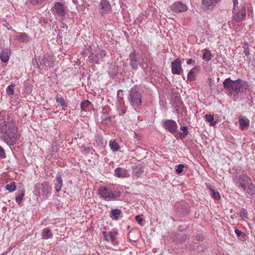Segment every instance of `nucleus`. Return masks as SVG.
<instances>
[{
    "label": "nucleus",
    "instance_id": "f257e3e1",
    "mask_svg": "<svg viewBox=\"0 0 255 255\" xmlns=\"http://www.w3.org/2000/svg\"><path fill=\"white\" fill-rule=\"evenodd\" d=\"M0 133L3 134L4 141L9 145L15 144L19 137L15 121L3 111L0 112Z\"/></svg>",
    "mask_w": 255,
    "mask_h": 255
},
{
    "label": "nucleus",
    "instance_id": "f03ea898",
    "mask_svg": "<svg viewBox=\"0 0 255 255\" xmlns=\"http://www.w3.org/2000/svg\"><path fill=\"white\" fill-rule=\"evenodd\" d=\"M236 186L249 195L255 193V185L252 178L246 173L240 174L233 178Z\"/></svg>",
    "mask_w": 255,
    "mask_h": 255
},
{
    "label": "nucleus",
    "instance_id": "7ed1b4c3",
    "mask_svg": "<svg viewBox=\"0 0 255 255\" xmlns=\"http://www.w3.org/2000/svg\"><path fill=\"white\" fill-rule=\"evenodd\" d=\"M246 85L245 82L239 79L233 81L230 78H228L223 82L224 87L228 96H238L241 89Z\"/></svg>",
    "mask_w": 255,
    "mask_h": 255
},
{
    "label": "nucleus",
    "instance_id": "20e7f679",
    "mask_svg": "<svg viewBox=\"0 0 255 255\" xmlns=\"http://www.w3.org/2000/svg\"><path fill=\"white\" fill-rule=\"evenodd\" d=\"M98 194L100 196L107 201H110L118 198L121 193L114 185L102 186L99 188Z\"/></svg>",
    "mask_w": 255,
    "mask_h": 255
},
{
    "label": "nucleus",
    "instance_id": "39448f33",
    "mask_svg": "<svg viewBox=\"0 0 255 255\" xmlns=\"http://www.w3.org/2000/svg\"><path fill=\"white\" fill-rule=\"evenodd\" d=\"M130 105L135 110H138L142 104V96L139 88L134 86L129 91L128 97Z\"/></svg>",
    "mask_w": 255,
    "mask_h": 255
},
{
    "label": "nucleus",
    "instance_id": "423d86ee",
    "mask_svg": "<svg viewBox=\"0 0 255 255\" xmlns=\"http://www.w3.org/2000/svg\"><path fill=\"white\" fill-rule=\"evenodd\" d=\"M51 187L46 182L37 184L35 187V194L42 200L46 199L51 193Z\"/></svg>",
    "mask_w": 255,
    "mask_h": 255
},
{
    "label": "nucleus",
    "instance_id": "0eeeda50",
    "mask_svg": "<svg viewBox=\"0 0 255 255\" xmlns=\"http://www.w3.org/2000/svg\"><path fill=\"white\" fill-rule=\"evenodd\" d=\"M106 52L100 49L97 47L89 56V59L90 62L99 63L102 59L106 56Z\"/></svg>",
    "mask_w": 255,
    "mask_h": 255
},
{
    "label": "nucleus",
    "instance_id": "6e6552de",
    "mask_svg": "<svg viewBox=\"0 0 255 255\" xmlns=\"http://www.w3.org/2000/svg\"><path fill=\"white\" fill-rule=\"evenodd\" d=\"M129 61L130 66L135 70L137 69L139 66L141 65L142 62H145L144 59L142 58L140 55L136 53L135 51L130 53Z\"/></svg>",
    "mask_w": 255,
    "mask_h": 255
},
{
    "label": "nucleus",
    "instance_id": "1a4fd4ad",
    "mask_svg": "<svg viewBox=\"0 0 255 255\" xmlns=\"http://www.w3.org/2000/svg\"><path fill=\"white\" fill-rule=\"evenodd\" d=\"M246 15V11L244 6H241L240 9H235L233 10V19L236 22H239L242 21Z\"/></svg>",
    "mask_w": 255,
    "mask_h": 255
},
{
    "label": "nucleus",
    "instance_id": "9d476101",
    "mask_svg": "<svg viewBox=\"0 0 255 255\" xmlns=\"http://www.w3.org/2000/svg\"><path fill=\"white\" fill-rule=\"evenodd\" d=\"M99 11L102 15L107 14L112 11L110 3L107 0H102L99 6Z\"/></svg>",
    "mask_w": 255,
    "mask_h": 255
},
{
    "label": "nucleus",
    "instance_id": "9b49d317",
    "mask_svg": "<svg viewBox=\"0 0 255 255\" xmlns=\"http://www.w3.org/2000/svg\"><path fill=\"white\" fill-rule=\"evenodd\" d=\"M163 127L171 133H174L177 131V125L174 121L166 120L163 123Z\"/></svg>",
    "mask_w": 255,
    "mask_h": 255
},
{
    "label": "nucleus",
    "instance_id": "f8f14e48",
    "mask_svg": "<svg viewBox=\"0 0 255 255\" xmlns=\"http://www.w3.org/2000/svg\"><path fill=\"white\" fill-rule=\"evenodd\" d=\"M171 71L174 74H180L182 68L181 62L179 59L177 58L171 63Z\"/></svg>",
    "mask_w": 255,
    "mask_h": 255
},
{
    "label": "nucleus",
    "instance_id": "ddd939ff",
    "mask_svg": "<svg viewBox=\"0 0 255 255\" xmlns=\"http://www.w3.org/2000/svg\"><path fill=\"white\" fill-rule=\"evenodd\" d=\"M171 8L175 12H181L187 11L188 7L181 2H176L172 5Z\"/></svg>",
    "mask_w": 255,
    "mask_h": 255
},
{
    "label": "nucleus",
    "instance_id": "4468645a",
    "mask_svg": "<svg viewBox=\"0 0 255 255\" xmlns=\"http://www.w3.org/2000/svg\"><path fill=\"white\" fill-rule=\"evenodd\" d=\"M114 174L118 178H128L129 177V174L126 169L122 167H117L115 170Z\"/></svg>",
    "mask_w": 255,
    "mask_h": 255
},
{
    "label": "nucleus",
    "instance_id": "2eb2a0df",
    "mask_svg": "<svg viewBox=\"0 0 255 255\" xmlns=\"http://www.w3.org/2000/svg\"><path fill=\"white\" fill-rule=\"evenodd\" d=\"M54 8L56 12V14L61 17H64L65 15V11L63 4L60 2H57L55 3Z\"/></svg>",
    "mask_w": 255,
    "mask_h": 255
},
{
    "label": "nucleus",
    "instance_id": "dca6fc26",
    "mask_svg": "<svg viewBox=\"0 0 255 255\" xmlns=\"http://www.w3.org/2000/svg\"><path fill=\"white\" fill-rule=\"evenodd\" d=\"M11 54V51L9 49L5 48L2 50L0 53V60L4 63L8 62Z\"/></svg>",
    "mask_w": 255,
    "mask_h": 255
},
{
    "label": "nucleus",
    "instance_id": "f3484780",
    "mask_svg": "<svg viewBox=\"0 0 255 255\" xmlns=\"http://www.w3.org/2000/svg\"><path fill=\"white\" fill-rule=\"evenodd\" d=\"M103 234L106 241L108 242L111 240L112 242H114L115 240L117 233L113 231L112 232L104 231Z\"/></svg>",
    "mask_w": 255,
    "mask_h": 255
},
{
    "label": "nucleus",
    "instance_id": "a211bd4d",
    "mask_svg": "<svg viewBox=\"0 0 255 255\" xmlns=\"http://www.w3.org/2000/svg\"><path fill=\"white\" fill-rule=\"evenodd\" d=\"M122 215V212L120 209H115L112 210L110 214V217L115 220H118Z\"/></svg>",
    "mask_w": 255,
    "mask_h": 255
},
{
    "label": "nucleus",
    "instance_id": "6ab92c4d",
    "mask_svg": "<svg viewBox=\"0 0 255 255\" xmlns=\"http://www.w3.org/2000/svg\"><path fill=\"white\" fill-rule=\"evenodd\" d=\"M56 184L55 185V188L56 192H59L63 187V180L60 175H58L56 177Z\"/></svg>",
    "mask_w": 255,
    "mask_h": 255
},
{
    "label": "nucleus",
    "instance_id": "aec40b11",
    "mask_svg": "<svg viewBox=\"0 0 255 255\" xmlns=\"http://www.w3.org/2000/svg\"><path fill=\"white\" fill-rule=\"evenodd\" d=\"M42 237L43 239L47 240L53 238V234L48 228H45L43 229L42 232Z\"/></svg>",
    "mask_w": 255,
    "mask_h": 255
},
{
    "label": "nucleus",
    "instance_id": "412c9836",
    "mask_svg": "<svg viewBox=\"0 0 255 255\" xmlns=\"http://www.w3.org/2000/svg\"><path fill=\"white\" fill-rule=\"evenodd\" d=\"M210 190V194L215 200H218L220 199V195L218 191L215 190L211 185L208 186Z\"/></svg>",
    "mask_w": 255,
    "mask_h": 255
},
{
    "label": "nucleus",
    "instance_id": "4be33fe9",
    "mask_svg": "<svg viewBox=\"0 0 255 255\" xmlns=\"http://www.w3.org/2000/svg\"><path fill=\"white\" fill-rule=\"evenodd\" d=\"M92 103L87 100H85L81 103L80 106L81 110L84 112H87L90 109Z\"/></svg>",
    "mask_w": 255,
    "mask_h": 255
},
{
    "label": "nucleus",
    "instance_id": "5701e85b",
    "mask_svg": "<svg viewBox=\"0 0 255 255\" xmlns=\"http://www.w3.org/2000/svg\"><path fill=\"white\" fill-rule=\"evenodd\" d=\"M220 0H202V3L207 7H214Z\"/></svg>",
    "mask_w": 255,
    "mask_h": 255
},
{
    "label": "nucleus",
    "instance_id": "b1692460",
    "mask_svg": "<svg viewBox=\"0 0 255 255\" xmlns=\"http://www.w3.org/2000/svg\"><path fill=\"white\" fill-rule=\"evenodd\" d=\"M240 127L242 129H244L248 127L250 124V121L248 119L243 118H240L239 119Z\"/></svg>",
    "mask_w": 255,
    "mask_h": 255
},
{
    "label": "nucleus",
    "instance_id": "393cba45",
    "mask_svg": "<svg viewBox=\"0 0 255 255\" xmlns=\"http://www.w3.org/2000/svg\"><path fill=\"white\" fill-rule=\"evenodd\" d=\"M205 119L206 122H208L211 126H214L218 122L214 120V116L211 114H206L205 116Z\"/></svg>",
    "mask_w": 255,
    "mask_h": 255
},
{
    "label": "nucleus",
    "instance_id": "a878e982",
    "mask_svg": "<svg viewBox=\"0 0 255 255\" xmlns=\"http://www.w3.org/2000/svg\"><path fill=\"white\" fill-rule=\"evenodd\" d=\"M109 146L111 150L114 152L117 151L120 149V146L115 139H112L110 141Z\"/></svg>",
    "mask_w": 255,
    "mask_h": 255
},
{
    "label": "nucleus",
    "instance_id": "bb28decb",
    "mask_svg": "<svg viewBox=\"0 0 255 255\" xmlns=\"http://www.w3.org/2000/svg\"><path fill=\"white\" fill-rule=\"evenodd\" d=\"M49 57L50 56L47 54L44 55L40 61V64L45 67L51 66V65L49 60Z\"/></svg>",
    "mask_w": 255,
    "mask_h": 255
},
{
    "label": "nucleus",
    "instance_id": "cd10ccee",
    "mask_svg": "<svg viewBox=\"0 0 255 255\" xmlns=\"http://www.w3.org/2000/svg\"><path fill=\"white\" fill-rule=\"evenodd\" d=\"M143 170L142 167H136L133 169L132 175L134 178H137L143 173Z\"/></svg>",
    "mask_w": 255,
    "mask_h": 255
},
{
    "label": "nucleus",
    "instance_id": "c85d7f7f",
    "mask_svg": "<svg viewBox=\"0 0 255 255\" xmlns=\"http://www.w3.org/2000/svg\"><path fill=\"white\" fill-rule=\"evenodd\" d=\"M211 57L212 54L211 52L208 49H204L202 56L203 59L206 61H209L210 60H211Z\"/></svg>",
    "mask_w": 255,
    "mask_h": 255
},
{
    "label": "nucleus",
    "instance_id": "c756f323",
    "mask_svg": "<svg viewBox=\"0 0 255 255\" xmlns=\"http://www.w3.org/2000/svg\"><path fill=\"white\" fill-rule=\"evenodd\" d=\"M5 188L10 192H12L16 189L15 183L14 181H10L6 185Z\"/></svg>",
    "mask_w": 255,
    "mask_h": 255
},
{
    "label": "nucleus",
    "instance_id": "7c9ffc66",
    "mask_svg": "<svg viewBox=\"0 0 255 255\" xmlns=\"http://www.w3.org/2000/svg\"><path fill=\"white\" fill-rule=\"evenodd\" d=\"M17 38L18 40L21 42H25L28 41V36L25 33H20L17 34Z\"/></svg>",
    "mask_w": 255,
    "mask_h": 255
},
{
    "label": "nucleus",
    "instance_id": "2f4dec72",
    "mask_svg": "<svg viewBox=\"0 0 255 255\" xmlns=\"http://www.w3.org/2000/svg\"><path fill=\"white\" fill-rule=\"evenodd\" d=\"M195 69L196 67L192 68L188 73L187 76V79L190 81H193L195 80Z\"/></svg>",
    "mask_w": 255,
    "mask_h": 255
},
{
    "label": "nucleus",
    "instance_id": "473e14b6",
    "mask_svg": "<svg viewBox=\"0 0 255 255\" xmlns=\"http://www.w3.org/2000/svg\"><path fill=\"white\" fill-rule=\"evenodd\" d=\"M15 87V85L13 84H11L9 85L7 88L6 90V93L8 95H13L14 94V88Z\"/></svg>",
    "mask_w": 255,
    "mask_h": 255
},
{
    "label": "nucleus",
    "instance_id": "72a5a7b5",
    "mask_svg": "<svg viewBox=\"0 0 255 255\" xmlns=\"http://www.w3.org/2000/svg\"><path fill=\"white\" fill-rule=\"evenodd\" d=\"M56 102L60 103L62 107H66L65 100L61 96H57L56 97Z\"/></svg>",
    "mask_w": 255,
    "mask_h": 255
},
{
    "label": "nucleus",
    "instance_id": "f704fd0d",
    "mask_svg": "<svg viewBox=\"0 0 255 255\" xmlns=\"http://www.w3.org/2000/svg\"><path fill=\"white\" fill-rule=\"evenodd\" d=\"M24 196V193H21L20 194H18L16 197V198H15L16 202L18 204H20V203L22 202Z\"/></svg>",
    "mask_w": 255,
    "mask_h": 255
},
{
    "label": "nucleus",
    "instance_id": "c9c22d12",
    "mask_svg": "<svg viewBox=\"0 0 255 255\" xmlns=\"http://www.w3.org/2000/svg\"><path fill=\"white\" fill-rule=\"evenodd\" d=\"M120 93H122V91L121 90H119L117 92V97L118 102L119 103V104L122 106L124 104V102L123 98L120 96Z\"/></svg>",
    "mask_w": 255,
    "mask_h": 255
},
{
    "label": "nucleus",
    "instance_id": "e433bc0d",
    "mask_svg": "<svg viewBox=\"0 0 255 255\" xmlns=\"http://www.w3.org/2000/svg\"><path fill=\"white\" fill-rule=\"evenodd\" d=\"M184 168V165L183 164H178L177 166V168L176 169V173L178 174H180L182 172L183 170V168Z\"/></svg>",
    "mask_w": 255,
    "mask_h": 255
},
{
    "label": "nucleus",
    "instance_id": "4c0bfd02",
    "mask_svg": "<svg viewBox=\"0 0 255 255\" xmlns=\"http://www.w3.org/2000/svg\"><path fill=\"white\" fill-rule=\"evenodd\" d=\"M29 2L33 5H37L42 3L45 0H29Z\"/></svg>",
    "mask_w": 255,
    "mask_h": 255
},
{
    "label": "nucleus",
    "instance_id": "58836bf2",
    "mask_svg": "<svg viewBox=\"0 0 255 255\" xmlns=\"http://www.w3.org/2000/svg\"><path fill=\"white\" fill-rule=\"evenodd\" d=\"M5 157V154L4 149L0 146V158H4Z\"/></svg>",
    "mask_w": 255,
    "mask_h": 255
},
{
    "label": "nucleus",
    "instance_id": "ea45409f",
    "mask_svg": "<svg viewBox=\"0 0 255 255\" xmlns=\"http://www.w3.org/2000/svg\"><path fill=\"white\" fill-rule=\"evenodd\" d=\"M240 215L241 216L247 217L248 215L247 211L245 209H242L240 211Z\"/></svg>",
    "mask_w": 255,
    "mask_h": 255
},
{
    "label": "nucleus",
    "instance_id": "a19ab883",
    "mask_svg": "<svg viewBox=\"0 0 255 255\" xmlns=\"http://www.w3.org/2000/svg\"><path fill=\"white\" fill-rule=\"evenodd\" d=\"M178 134H179V137L181 139H183V138H185L188 135V132H181L179 131Z\"/></svg>",
    "mask_w": 255,
    "mask_h": 255
},
{
    "label": "nucleus",
    "instance_id": "79ce46f5",
    "mask_svg": "<svg viewBox=\"0 0 255 255\" xmlns=\"http://www.w3.org/2000/svg\"><path fill=\"white\" fill-rule=\"evenodd\" d=\"M196 239L199 241H202L204 239V237L202 234H199L196 236Z\"/></svg>",
    "mask_w": 255,
    "mask_h": 255
},
{
    "label": "nucleus",
    "instance_id": "37998d69",
    "mask_svg": "<svg viewBox=\"0 0 255 255\" xmlns=\"http://www.w3.org/2000/svg\"><path fill=\"white\" fill-rule=\"evenodd\" d=\"M135 220L137 221L138 224H141V223L142 222L143 220L142 218H141L139 216H136L135 217Z\"/></svg>",
    "mask_w": 255,
    "mask_h": 255
},
{
    "label": "nucleus",
    "instance_id": "c03bdc74",
    "mask_svg": "<svg viewBox=\"0 0 255 255\" xmlns=\"http://www.w3.org/2000/svg\"><path fill=\"white\" fill-rule=\"evenodd\" d=\"M180 129L183 131V132H188L187 131V127L186 126L181 127H180Z\"/></svg>",
    "mask_w": 255,
    "mask_h": 255
},
{
    "label": "nucleus",
    "instance_id": "a18cd8bd",
    "mask_svg": "<svg viewBox=\"0 0 255 255\" xmlns=\"http://www.w3.org/2000/svg\"><path fill=\"white\" fill-rule=\"evenodd\" d=\"M235 232L238 237L241 236L242 234V232L241 231L239 230L238 229H236L235 231Z\"/></svg>",
    "mask_w": 255,
    "mask_h": 255
},
{
    "label": "nucleus",
    "instance_id": "49530a36",
    "mask_svg": "<svg viewBox=\"0 0 255 255\" xmlns=\"http://www.w3.org/2000/svg\"><path fill=\"white\" fill-rule=\"evenodd\" d=\"M195 63V60L192 59H189L187 60V64L189 65V64H194Z\"/></svg>",
    "mask_w": 255,
    "mask_h": 255
},
{
    "label": "nucleus",
    "instance_id": "de8ad7c7",
    "mask_svg": "<svg viewBox=\"0 0 255 255\" xmlns=\"http://www.w3.org/2000/svg\"><path fill=\"white\" fill-rule=\"evenodd\" d=\"M234 9L236 8V6L238 4V0H233Z\"/></svg>",
    "mask_w": 255,
    "mask_h": 255
},
{
    "label": "nucleus",
    "instance_id": "09e8293b",
    "mask_svg": "<svg viewBox=\"0 0 255 255\" xmlns=\"http://www.w3.org/2000/svg\"><path fill=\"white\" fill-rule=\"evenodd\" d=\"M244 53L246 56H248L250 54L249 50L248 48H246L244 50Z\"/></svg>",
    "mask_w": 255,
    "mask_h": 255
},
{
    "label": "nucleus",
    "instance_id": "8fccbe9b",
    "mask_svg": "<svg viewBox=\"0 0 255 255\" xmlns=\"http://www.w3.org/2000/svg\"><path fill=\"white\" fill-rule=\"evenodd\" d=\"M73 2L75 3H76L77 0H72Z\"/></svg>",
    "mask_w": 255,
    "mask_h": 255
}]
</instances>
